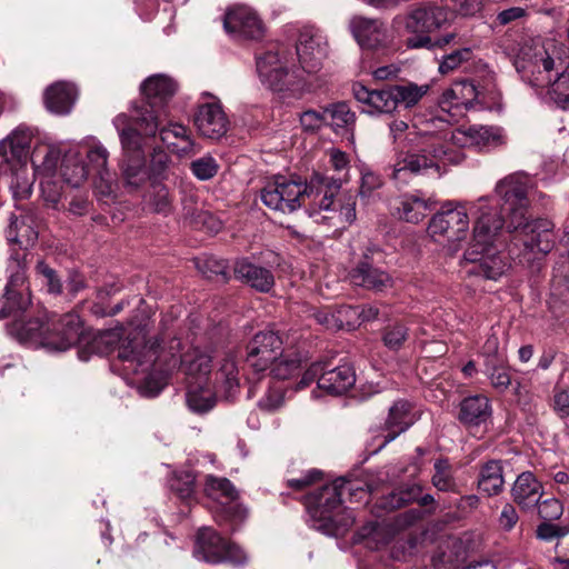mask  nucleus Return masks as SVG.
<instances>
[{
	"instance_id": "obj_46",
	"label": "nucleus",
	"mask_w": 569,
	"mask_h": 569,
	"mask_svg": "<svg viewBox=\"0 0 569 569\" xmlns=\"http://www.w3.org/2000/svg\"><path fill=\"white\" fill-rule=\"evenodd\" d=\"M505 362V357L497 359L489 358L485 362L486 373L490 379L492 387L500 391L506 390L511 383V377Z\"/></svg>"
},
{
	"instance_id": "obj_10",
	"label": "nucleus",
	"mask_w": 569,
	"mask_h": 569,
	"mask_svg": "<svg viewBox=\"0 0 569 569\" xmlns=\"http://www.w3.org/2000/svg\"><path fill=\"white\" fill-rule=\"evenodd\" d=\"M452 12L435 2H423L411 7L405 14L397 16L393 23L412 34L407 39L410 49H431V33L450 23Z\"/></svg>"
},
{
	"instance_id": "obj_43",
	"label": "nucleus",
	"mask_w": 569,
	"mask_h": 569,
	"mask_svg": "<svg viewBox=\"0 0 569 569\" xmlns=\"http://www.w3.org/2000/svg\"><path fill=\"white\" fill-rule=\"evenodd\" d=\"M28 253L24 251H17L12 253L7 263L8 282L6 286L28 288L27 286V269H28Z\"/></svg>"
},
{
	"instance_id": "obj_12",
	"label": "nucleus",
	"mask_w": 569,
	"mask_h": 569,
	"mask_svg": "<svg viewBox=\"0 0 569 569\" xmlns=\"http://www.w3.org/2000/svg\"><path fill=\"white\" fill-rule=\"evenodd\" d=\"M146 101L132 109L130 124L133 122L146 136L154 137L160 121L159 110L177 91V83L164 74H153L141 83Z\"/></svg>"
},
{
	"instance_id": "obj_54",
	"label": "nucleus",
	"mask_w": 569,
	"mask_h": 569,
	"mask_svg": "<svg viewBox=\"0 0 569 569\" xmlns=\"http://www.w3.org/2000/svg\"><path fill=\"white\" fill-rule=\"evenodd\" d=\"M471 57L472 51L470 48H460L443 56L438 70L441 74H448L449 72L458 69L463 62L469 61Z\"/></svg>"
},
{
	"instance_id": "obj_19",
	"label": "nucleus",
	"mask_w": 569,
	"mask_h": 569,
	"mask_svg": "<svg viewBox=\"0 0 569 569\" xmlns=\"http://www.w3.org/2000/svg\"><path fill=\"white\" fill-rule=\"evenodd\" d=\"M194 124L206 138L218 140L229 129V119L219 101L201 103L194 114Z\"/></svg>"
},
{
	"instance_id": "obj_29",
	"label": "nucleus",
	"mask_w": 569,
	"mask_h": 569,
	"mask_svg": "<svg viewBox=\"0 0 569 569\" xmlns=\"http://www.w3.org/2000/svg\"><path fill=\"white\" fill-rule=\"evenodd\" d=\"M542 493V485L530 471L520 473L511 489L513 501L523 510L535 508Z\"/></svg>"
},
{
	"instance_id": "obj_40",
	"label": "nucleus",
	"mask_w": 569,
	"mask_h": 569,
	"mask_svg": "<svg viewBox=\"0 0 569 569\" xmlns=\"http://www.w3.org/2000/svg\"><path fill=\"white\" fill-rule=\"evenodd\" d=\"M59 176L71 187H79L88 176V169L77 152L70 151L64 154L60 167Z\"/></svg>"
},
{
	"instance_id": "obj_7",
	"label": "nucleus",
	"mask_w": 569,
	"mask_h": 569,
	"mask_svg": "<svg viewBox=\"0 0 569 569\" xmlns=\"http://www.w3.org/2000/svg\"><path fill=\"white\" fill-rule=\"evenodd\" d=\"M345 486L346 480L338 478L306 497V507L312 528L335 536L353 523V516L342 507L341 496Z\"/></svg>"
},
{
	"instance_id": "obj_28",
	"label": "nucleus",
	"mask_w": 569,
	"mask_h": 569,
	"mask_svg": "<svg viewBox=\"0 0 569 569\" xmlns=\"http://www.w3.org/2000/svg\"><path fill=\"white\" fill-rule=\"evenodd\" d=\"M77 88L69 82L58 81L44 91V104L48 111L56 114H68L77 99Z\"/></svg>"
},
{
	"instance_id": "obj_1",
	"label": "nucleus",
	"mask_w": 569,
	"mask_h": 569,
	"mask_svg": "<svg viewBox=\"0 0 569 569\" xmlns=\"http://www.w3.org/2000/svg\"><path fill=\"white\" fill-rule=\"evenodd\" d=\"M118 358L123 362V370L139 377L142 392L148 397L157 396L164 378L173 370H180L187 377V383L208 380L211 372V355L197 347L183 350L182 342L173 338L160 348L158 340L146 341L136 335L123 341L118 350Z\"/></svg>"
},
{
	"instance_id": "obj_14",
	"label": "nucleus",
	"mask_w": 569,
	"mask_h": 569,
	"mask_svg": "<svg viewBox=\"0 0 569 569\" xmlns=\"http://www.w3.org/2000/svg\"><path fill=\"white\" fill-rule=\"evenodd\" d=\"M221 385L213 390L208 380H196L187 383L186 401L190 410L202 413L213 408L216 395L223 392L226 399H231L238 391V367L232 356H227L217 373Z\"/></svg>"
},
{
	"instance_id": "obj_23",
	"label": "nucleus",
	"mask_w": 569,
	"mask_h": 569,
	"mask_svg": "<svg viewBox=\"0 0 569 569\" xmlns=\"http://www.w3.org/2000/svg\"><path fill=\"white\" fill-rule=\"evenodd\" d=\"M349 29L361 48L376 49L387 41V28L378 19L355 16L349 21Z\"/></svg>"
},
{
	"instance_id": "obj_15",
	"label": "nucleus",
	"mask_w": 569,
	"mask_h": 569,
	"mask_svg": "<svg viewBox=\"0 0 569 569\" xmlns=\"http://www.w3.org/2000/svg\"><path fill=\"white\" fill-rule=\"evenodd\" d=\"M193 555L209 563L244 565L248 561L247 553L239 546L223 539L211 528L198 531Z\"/></svg>"
},
{
	"instance_id": "obj_30",
	"label": "nucleus",
	"mask_w": 569,
	"mask_h": 569,
	"mask_svg": "<svg viewBox=\"0 0 569 569\" xmlns=\"http://www.w3.org/2000/svg\"><path fill=\"white\" fill-rule=\"evenodd\" d=\"M537 96L562 110H569V63H563L561 69L551 77L550 84L542 88Z\"/></svg>"
},
{
	"instance_id": "obj_9",
	"label": "nucleus",
	"mask_w": 569,
	"mask_h": 569,
	"mask_svg": "<svg viewBox=\"0 0 569 569\" xmlns=\"http://www.w3.org/2000/svg\"><path fill=\"white\" fill-rule=\"evenodd\" d=\"M256 70L261 83L276 92H288L292 97H301L316 88L299 72V69L289 68V59L280 47H272L257 53Z\"/></svg>"
},
{
	"instance_id": "obj_52",
	"label": "nucleus",
	"mask_w": 569,
	"mask_h": 569,
	"mask_svg": "<svg viewBox=\"0 0 569 569\" xmlns=\"http://www.w3.org/2000/svg\"><path fill=\"white\" fill-rule=\"evenodd\" d=\"M190 169L197 179L206 181L212 179L217 174L219 164L213 157L207 154L193 160L190 164Z\"/></svg>"
},
{
	"instance_id": "obj_57",
	"label": "nucleus",
	"mask_w": 569,
	"mask_h": 569,
	"mask_svg": "<svg viewBox=\"0 0 569 569\" xmlns=\"http://www.w3.org/2000/svg\"><path fill=\"white\" fill-rule=\"evenodd\" d=\"M383 184L382 178L370 170L369 168L361 169V183L359 189V194L362 198H369L372 193L380 189Z\"/></svg>"
},
{
	"instance_id": "obj_56",
	"label": "nucleus",
	"mask_w": 569,
	"mask_h": 569,
	"mask_svg": "<svg viewBox=\"0 0 569 569\" xmlns=\"http://www.w3.org/2000/svg\"><path fill=\"white\" fill-rule=\"evenodd\" d=\"M408 329L405 325L395 323L385 329L382 340L385 346L391 350H398L407 340Z\"/></svg>"
},
{
	"instance_id": "obj_5",
	"label": "nucleus",
	"mask_w": 569,
	"mask_h": 569,
	"mask_svg": "<svg viewBox=\"0 0 569 569\" xmlns=\"http://www.w3.org/2000/svg\"><path fill=\"white\" fill-rule=\"evenodd\" d=\"M563 63H569V50L555 39L525 42L513 59L521 80L535 89L536 93L550 84L551 77Z\"/></svg>"
},
{
	"instance_id": "obj_53",
	"label": "nucleus",
	"mask_w": 569,
	"mask_h": 569,
	"mask_svg": "<svg viewBox=\"0 0 569 569\" xmlns=\"http://www.w3.org/2000/svg\"><path fill=\"white\" fill-rule=\"evenodd\" d=\"M433 486L440 491H451L456 483L451 475L450 465L447 460H438L435 463Z\"/></svg>"
},
{
	"instance_id": "obj_38",
	"label": "nucleus",
	"mask_w": 569,
	"mask_h": 569,
	"mask_svg": "<svg viewBox=\"0 0 569 569\" xmlns=\"http://www.w3.org/2000/svg\"><path fill=\"white\" fill-rule=\"evenodd\" d=\"M505 478L501 462L490 460L486 462L479 473L478 488L487 496H496L503 489Z\"/></svg>"
},
{
	"instance_id": "obj_27",
	"label": "nucleus",
	"mask_w": 569,
	"mask_h": 569,
	"mask_svg": "<svg viewBox=\"0 0 569 569\" xmlns=\"http://www.w3.org/2000/svg\"><path fill=\"white\" fill-rule=\"evenodd\" d=\"M87 158L91 168L99 176L96 188L102 196H111L113 193V177L107 168L109 151L100 141L92 139V143L87 151Z\"/></svg>"
},
{
	"instance_id": "obj_47",
	"label": "nucleus",
	"mask_w": 569,
	"mask_h": 569,
	"mask_svg": "<svg viewBox=\"0 0 569 569\" xmlns=\"http://www.w3.org/2000/svg\"><path fill=\"white\" fill-rule=\"evenodd\" d=\"M206 492L212 499H226L233 501L238 497V492L233 485L227 478H218L208 476L206 481Z\"/></svg>"
},
{
	"instance_id": "obj_31",
	"label": "nucleus",
	"mask_w": 569,
	"mask_h": 569,
	"mask_svg": "<svg viewBox=\"0 0 569 569\" xmlns=\"http://www.w3.org/2000/svg\"><path fill=\"white\" fill-rule=\"evenodd\" d=\"M161 141L170 152L184 157L193 153L194 141L190 131L184 126L171 122L168 126L158 128Z\"/></svg>"
},
{
	"instance_id": "obj_55",
	"label": "nucleus",
	"mask_w": 569,
	"mask_h": 569,
	"mask_svg": "<svg viewBox=\"0 0 569 569\" xmlns=\"http://www.w3.org/2000/svg\"><path fill=\"white\" fill-rule=\"evenodd\" d=\"M36 273L41 280V283L47 288L50 293H60L62 283L57 272L50 268L44 261L40 260L36 266Z\"/></svg>"
},
{
	"instance_id": "obj_22",
	"label": "nucleus",
	"mask_w": 569,
	"mask_h": 569,
	"mask_svg": "<svg viewBox=\"0 0 569 569\" xmlns=\"http://www.w3.org/2000/svg\"><path fill=\"white\" fill-rule=\"evenodd\" d=\"M356 100L363 106V112L370 116L390 114L396 111L392 86L372 90L357 82L352 86Z\"/></svg>"
},
{
	"instance_id": "obj_11",
	"label": "nucleus",
	"mask_w": 569,
	"mask_h": 569,
	"mask_svg": "<svg viewBox=\"0 0 569 569\" xmlns=\"http://www.w3.org/2000/svg\"><path fill=\"white\" fill-rule=\"evenodd\" d=\"M473 202L446 201L439 212L433 214L428 223L427 232L435 241L448 248L455 253L470 231L468 209L473 210L479 217L477 204Z\"/></svg>"
},
{
	"instance_id": "obj_37",
	"label": "nucleus",
	"mask_w": 569,
	"mask_h": 569,
	"mask_svg": "<svg viewBox=\"0 0 569 569\" xmlns=\"http://www.w3.org/2000/svg\"><path fill=\"white\" fill-rule=\"evenodd\" d=\"M30 302L28 288L6 286L0 299V317H16L26 311Z\"/></svg>"
},
{
	"instance_id": "obj_20",
	"label": "nucleus",
	"mask_w": 569,
	"mask_h": 569,
	"mask_svg": "<svg viewBox=\"0 0 569 569\" xmlns=\"http://www.w3.org/2000/svg\"><path fill=\"white\" fill-rule=\"evenodd\" d=\"M33 130L27 126H18L0 141V158L14 166H27Z\"/></svg>"
},
{
	"instance_id": "obj_34",
	"label": "nucleus",
	"mask_w": 569,
	"mask_h": 569,
	"mask_svg": "<svg viewBox=\"0 0 569 569\" xmlns=\"http://www.w3.org/2000/svg\"><path fill=\"white\" fill-rule=\"evenodd\" d=\"M236 276L261 292H268L274 286V277L270 270L241 259L234 266Z\"/></svg>"
},
{
	"instance_id": "obj_62",
	"label": "nucleus",
	"mask_w": 569,
	"mask_h": 569,
	"mask_svg": "<svg viewBox=\"0 0 569 569\" xmlns=\"http://www.w3.org/2000/svg\"><path fill=\"white\" fill-rule=\"evenodd\" d=\"M539 516L546 521L558 520L563 513V507L560 500L548 498L538 507Z\"/></svg>"
},
{
	"instance_id": "obj_32",
	"label": "nucleus",
	"mask_w": 569,
	"mask_h": 569,
	"mask_svg": "<svg viewBox=\"0 0 569 569\" xmlns=\"http://www.w3.org/2000/svg\"><path fill=\"white\" fill-rule=\"evenodd\" d=\"M415 421V416L411 412L410 405L407 401H397L389 409V415L386 420V433L380 449L387 443L396 439L399 435L410 428Z\"/></svg>"
},
{
	"instance_id": "obj_36",
	"label": "nucleus",
	"mask_w": 569,
	"mask_h": 569,
	"mask_svg": "<svg viewBox=\"0 0 569 569\" xmlns=\"http://www.w3.org/2000/svg\"><path fill=\"white\" fill-rule=\"evenodd\" d=\"M326 126H329L336 133H351L356 123V113L351 111L346 102H336L325 108Z\"/></svg>"
},
{
	"instance_id": "obj_60",
	"label": "nucleus",
	"mask_w": 569,
	"mask_h": 569,
	"mask_svg": "<svg viewBox=\"0 0 569 569\" xmlns=\"http://www.w3.org/2000/svg\"><path fill=\"white\" fill-rule=\"evenodd\" d=\"M326 123L325 109L322 111L307 110L300 116V124L305 131L315 132Z\"/></svg>"
},
{
	"instance_id": "obj_49",
	"label": "nucleus",
	"mask_w": 569,
	"mask_h": 569,
	"mask_svg": "<svg viewBox=\"0 0 569 569\" xmlns=\"http://www.w3.org/2000/svg\"><path fill=\"white\" fill-rule=\"evenodd\" d=\"M194 480L191 470H179L169 480V486L181 500H190L194 492Z\"/></svg>"
},
{
	"instance_id": "obj_42",
	"label": "nucleus",
	"mask_w": 569,
	"mask_h": 569,
	"mask_svg": "<svg viewBox=\"0 0 569 569\" xmlns=\"http://www.w3.org/2000/svg\"><path fill=\"white\" fill-rule=\"evenodd\" d=\"M392 90L396 100V108L399 104H402L405 108L409 109L419 103V101L430 90V86H419L415 82H408L406 84H395L392 86Z\"/></svg>"
},
{
	"instance_id": "obj_39",
	"label": "nucleus",
	"mask_w": 569,
	"mask_h": 569,
	"mask_svg": "<svg viewBox=\"0 0 569 569\" xmlns=\"http://www.w3.org/2000/svg\"><path fill=\"white\" fill-rule=\"evenodd\" d=\"M472 148L480 151H490L506 143L502 128L493 126L471 127Z\"/></svg>"
},
{
	"instance_id": "obj_6",
	"label": "nucleus",
	"mask_w": 569,
	"mask_h": 569,
	"mask_svg": "<svg viewBox=\"0 0 569 569\" xmlns=\"http://www.w3.org/2000/svg\"><path fill=\"white\" fill-rule=\"evenodd\" d=\"M82 333V323L77 313L69 312L59 318H48L43 312L18 328V338L32 348L64 351L74 346Z\"/></svg>"
},
{
	"instance_id": "obj_13",
	"label": "nucleus",
	"mask_w": 569,
	"mask_h": 569,
	"mask_svg": "<svg viewBox=\"0 0 569 569\" xmlns=\"http://www.w3.org/2000/svg\"><path fill=\"white\" fill-rule=\"evenodd\" d=\"M462 157L442 143L428 144L413 152L400 153L393 163L392 177L406 180L408 174L441 177L448 163H459Z\"/></svg>"
},
{
	"instance_id": "obj_25",
	"label": "nucleus",
	"mask_w": 569,
	"mask_h": 569,
	"mask_svg": "<svg viewBox=\"0 0 569 569\" xmlns=\"http://www.w3.org/2000/svg\"><path fill=\"white\" fill-rule=\"evenodd\" d=\"M323 362L325 370L318 378V390L330 396H340L353 387L356 372L350 365L343 363L329 368L330 365L327 361Z\"/></svg>"
},
{
	"instance_id": "obj_24",
	"label": "nucleus",
	"mask_w": 569,
	"mask_h": 569,
	"mask_svg": "<svg viewBox=\"0 0 569 569\" xmlns=\"http://www.w3.org/2000/svg\"><path fill=\"white\" fill-rule=\"evenodd\" d=\"M350 281L375 292H383L393 287V278L386 270L372 266L368 261H360L349 273Z\"/></svg>"
},
{
	"instance_id": "obj_61",
	"label": "nucleus",
	"mask_w": 569,
	"mask_h": 569,
	"mask_svg": "<svg viewBox=\"0 0 569 569\" xmlns=\"http://www.w3.org/2000/svg\"><path fill=\"white\" fill-rule=\"evenodd\" d=\"M192 227L217 233L222 229V221L211 212L202 209L198 212V217L192 223Z\"/></svg>"
},
{
	"instance_id": "obj_45",
	"label": "nucleus",
	"mask_w": 569,
	"mask_h": 569,
	"mask_svg": "<svg viewBox=\"0 0 569 569\" xmlns=\"http://www.w3.org/2000/svg\"><path fill=\"white\" fill-rule=\"evenodd\" d=\"M421 491L422 487L418 483L405 485L387 495L382 499L381 506L388 510L401 508L407 503L417 501Z\"/></svg>"
},
{
	"instance_id": "obj_63",
	"label": "nucleus",
	"mask_w": 569,
	"mask_h": 569,
	"mask_svg": "<svg viewBox=\"0 0 569 569\" xmlns=\"http://www.w3.org/2000/svg\"><path fill=\"white\" fill-rule=\"evenodd\" d=\"M568 533L569 528L551 523L550 521L540 523L536 530L537 538L543 541H551L565 537Z\"/></svg>"
},
{
	"instance_id": "obj_21",
	"label": "nucleus",
	"mask_w": 569,
	"mask_h": 569,
	"mask_svg": "<svg viewBox=\"0 0 569 569\" xmlns=\"http://www.w3.org/2000/svg\"><path fill=\"white\" fill-rule=\"evenodd\" d=\"M477 97L478 91L472 82H456L445 90L439 100V107L443 112H447L452 120H456L461 117L465 111L473 107Z\"/></svg>"
},
{
	"instance_id": "obj_33",
	"label": "nucleus",
	"mask_w": 569,
	"mask_h": 569,
	"mask_svg": "<svg viewBox=\"0 0 569 569\" xmlns=\"http://www.w3.org/2000/svg\"><path fill=\"white\" fill-rule=\"evenodd\" d=\"M492 410L486 396L477 395L465 398L460 402L459 420L466 426L473 427L486 423Z\"/></svg>"
},
{
	"instance_id": "obj_50",
	"label": "nucleus",
	"mask_w": 569,
	"mask_h": 569,
	"mask_svg": "<svg viewBox=\"0 0 569 569\" xmlns=\"http://www.w3.org/2000/svg\"><path fill=\"white\" fill-rule=\"evenodd\" d=\"M41 198L46 207L53 210H60V201L62 196V187L56 177L40 178Z\"/></svg>"
},
{
	"instance_id": "obj_8",
	"label": "nucleus",
	"mask_w": 569,
	"mask_h": 569,
	"mask_svg": "<svg viewBox=\"0 0 569 569\" xmlns=\"http://www.w3.org/2000/svg\"><path fill=\"white\" fill-rule=\"evenodd\" d=\"M112 122L121 143V156L118 161L121 182L128 192H133L143 187L150 178L144 138L130 126V118L126 113L118 114Z\"/></svg>"
},
{
	"instance_id": "obj_51",
	"label": "nucleus",
	"mask_w": 569,
	"mask_h": 569,
	"mask_svg": "<svg viewBox=\"0 0 569 569\" xmlns=\"http://www.w3.org/2000/svg\"><path fill=\"white\" fill-rule=\"evenodd\" d=\"M300 363L301 361L297 356L282 353L269 369L276 379L286 380L299 371Z\"/></svg>"
},
{
	"instance_id": "obj_17",
	"label": "nucleus",
	"mask_w": 569,
	"mask_h": 569,
	"mask_svg": "<svg viewBox=\"0 0 569 569\" xmlns=\"http://www.w3.org/2000/svg\"><path fill=\"white\" fill-rule=\"evenodd\" d=\"M296 53L300 63L299 72L313 84V76L321 69L327 56L326 39L319 32L306 29L299 36Z\"/></svg>"
},
{
	"instance_id": "obj_2",
	"label": "nucleus",
	"mask_w": 569,
	"mask_h": 569,
	"mask_svg": "<svg viewBox=\"0 0 569 569\" xmlns=\"http://www.w3.org/2000/svg\"><path fill=\"white\" fill-rule=\"evenodd\" d=\"M530 178L523 172L511 173L496 183L495 198L501 203L498 210L507 214V228L516 234L509 253L522 266L533 268L555 246V224L548 219L528 221V190Z\"/></svg>"
},
{
	"instance_id": "obj_48",
	"label": "nucleus",
	"mask_w": 569,
	"mask_h": 569,
	"mask_svg": "<svg viewBox=\"0 0 569 569\" xmlns=\"http://www.w3.org/2000/svg\"><path fill=\"white\" fill-rule=\"evenodd\" d=\"M12 168V178L10 189L14 199H27L32 191L33 178L29 177L27 166H14Z\"/></svg>"
},
{
	"instance_id": "obj_59",
	"label": "nucleus",
	"mask_w": 569,
	"mask_h": 569,
	"mask_svg": "<svg viewBox=\"0 0 569 569\" xmlns=\"http://www.w3.org/2000/svg\"><path fill=\"white\" fill-rule=\"evenodd\" d=\"M328 156H329V161H330L331 168L336 172L343 174V178L342 177L338 178V179H341V184H342L343 181L347 180V176L349 172V162H350L349 158L346 152H343L337 148H330L328 150Z\"/></svg>"
},
{
	"instance_id": "obj_35",
	"label": "nucleus",
	"mask_w": 569,
	"mask_h": 569,
	"mask_svg": "<svg viewBox=\"0 0 569 569\" xmlns=\"http://www.w3.org/2000/svg\"><path fill=\"white\" fill-rule=\"evenodd\" d=\"M59 160V148L46 142L37 143L30 154L34 174L39 178L56 177Z\"/></svg>"
},
{
	"instance_id": "obj_64",
	"label": "nucleus",
	"mask_w": 569,
	"mask_h": 569,
	"mask_svg": "<svg viewBox=\"0 0 569 569\" xmlns=\"http://www.w3.org/2000/svg\"><path fill=\"white\" fill-rule=\"evenodd\" d=\"M340 329L353 330L359 327V315L356 306H341L337 309Z\"/></svg>"
},
{
	"instance_id": "obj_4",
	"label": "nucleus",
	"mask_w": 569,
	"mask_h": 569,
	"mask_svg": "<svg viewBox=\"0 0 569 569\" xmlns=\"http://www.w3.org/2000/svg\"><path fill=\"white\" fill-rule=\"evenodd\" d=\"M477 204L479 217L476 218L472 229V240L465 251L461 264L470 263L466 270L468 276H481L485 279L497 281L510 268L509 258L498 252L493 242L502 229L505 219L498 211V201L492 197H480Z\"/></svg>"
},
{
	"instance_id": "obj_26",
	"label": "nucleus",
	"mask_w": 569,
	"mask_h": 569,
	"mask_svg": "<svg viewBox=\"0 0 569 569\" xmlns=\"http://www.w3.org/2000/svg\"><path fill=\"white\" fill-rule=\"evenodd\" d=\"M432 207L433 202L429 198L416 191L397 197L391 204V210L397 218L418 223L432 210Z\"/></svg>"
},
{
	"instance_id": "obj_18",
	"label": "nucleus",
	"mask_w": 569,
	"mask_h": 569,
	"mask_svg": "<svg viewBox=\"0 0 569 569\" xmlns=\"http://www.w3.org/2000/svg\"><path fill=\"white\" fill-rule=\"evenodd\" d=\"M223 28L234 39L259 40L264 34L261 18L248 6L230 8L224 14Z\"/></svg>"
},
{
	"instance_id": "obj_16",
	"label": "nucleus",
	"mask_w": 569,
	"mask_h": 569,
	"mask_svg": "<svg viewBox=\"0 0 569 569\" xmlns=\"http://www.w3.org/2000/svg\"><path fill=\"white\" fill-rule=\"evenodd\" d=\"M282 340L274 331H260L247 346V365L254 372L267 371L282 356Z\"/></svg>"
},
{
	"instance_id": "obj_3",
	"label": "nucleus",
	"mask_w": 569,
	"mask_h": 569,
	"mask_svg": "<svg viewBox=\"0 0 569 569\" xmlns=\"http://www.w3.org/2000/svg\"><path fill=\"white\" fill-rule=\"evenodd\" d=\"M341 189V179L315 173L309 182L276 176L260 191L262 203L271 210L291 213L306 206L317 223H329L337 213L335 198Z\"/></svg>"
},
{
	"instance_id": "obj_58",
	"label": "nucleus",
	"mask_w": 569,
	"mask_h": 569,
	"mask_svg": "<svg viewBox=\"0 0 569 569\" xmlns=\"http://www.w3.org/2000/svg\"><path fill=\"white\" fill-rule=\"evenodd\" d=\"M284 402L283 390L279 386L269 387L267 393L259 400L260 409L273 411L279 409Z\"/></svg>"
},
{
	"instance_id": "obj_44",
	"label": "nucleus",
	"mask_w": 569,
	"mask_h": 569,
	"mask_svg": "<svg viewBox=\"0 0 569 569\" xmlns=\"http://www.w3.org/2000/svg\"><path fill=\"white\" fill-rule=\"evenodd\" d=\"M143 202L149 210L162 214H168L172 207V198L162 183H152L143 196Z\"/></svg>"
},
{
	"instance_id": "obj_41",
	"label": "nucleus",
	"mask_w": 569,
	"mask_h": 569,
	"mask_svg": "<svg viewBox=\"0 0 569 569\" xmlns=\"http://www.w3.org/2000/svg\"><path fill=\"white\" fill-rule=\"evenodd\" d=\"M7 240L19 244H32L38 233L24 216L11 218L10 224L6 231Z\"/></svg>"
}]
</instances>
